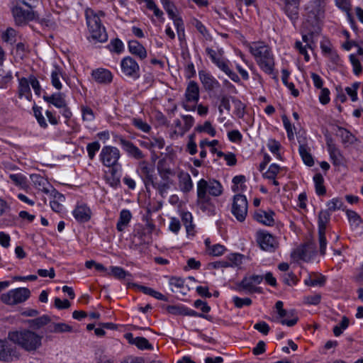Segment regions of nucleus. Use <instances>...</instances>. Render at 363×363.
I'll return each mask as SVG.
<instances>
[{
  "label": "nucleus",
  "mask_w": 363,
  "mask_h": 363,
  "mask_svg": "<svg viewBox=\"0 0 363 363\" xmlns=\"http://www.w3.org/2000/svg\"><path fill=\"white\" fill-rule=\"evenodd\" d=\"M8 339L25 351L34 352L42 346L43 335L28 329H23L9 332Z\"/></svg>",
  "instance_id": "obj_1"
},
{
  "label": "nucleus",
  "mask_w": 363,
  "mask_h": 363,
  "mask_svg": "<svg viewBox=\"0 0 363 363\" xmlns=\"http://www.w3.org/2000/svg\"><path fill=\"white\" fill-rule=\"evenodd\" d=\"M248 48L260 69L268 74H274V58L269 45L263 42H252Z\"/></svg>",
  "instance_id": "obj_2"
},
{
  "label": "nucleus",
  "mask_w": 363,
  "mask_h": 363,
  "mask_svg": "<svg viewBox=\"0 0 363 363\" xmlns=\"http://www.w3.org/2000/svg\"><path fill=\"white\" fill-rule=\"evenodd\" d=\"M104 16L105 13L102 11H96L90 8L85 10L86 24L91 37L99 43H104L108 40V34L101 22V18Z\"/></svg>",
  "instance_id": "obj_3"
},
{
  "label": "nucleus",
  "mask_w": 363,
  "mask_h": 363,
  "mask_svg": "<svg viewBox=\"0 0 363 363\" xmlns=\"http://www.w3.org/2000/svg\"><path fill=\"white\" fill-rule=\"evenodd\" d=\"M328 209L322 210L318 215V240L320 245V252L325 255L327 241L325 238V230L327 223L330 218V211H335L342 208L343 203L339 198H334L327 203Z\"/></svg>",
  "instance_id": "obj_4"
},
{
  "label": "nucleus",
  "mask_w": 363,
  "mask_h": 363,
  "mask_svg": "<svg viewBox=\"0 0 363 363\" xmlns=\"http://www.w3.org/2000/svg\"><path fill=\"white\" fill-rule=\"evenodd\" d=\"M307 11V18L303 26L308 30L310 35L318 33V21L323 16L324 13L323 0H312L306 8Z\"/></svg>",
  "instance_id": "obj_5"
},
{
  "label": "nucleus",
  "mask_w": 363,
  "mask_h": 363,
  "mask_svg": "<svg viewBox=\"0 0 363 363\" xmlns=\"http://www.w3.org/2000/svg\"><path fill=\"white\" fill-rule=\"evenodd\" d=\"M263 280L261 275L252 274L245 276L241 281L237 282L233 289L237 291H244L245 294L261 293V289L257 286Z\"/></svg>",
  "instance_id": "obj_6"
},
{
  "label": "nucleus",
  "mask_w": 363,
  "mask_h": 363,
  "mask_svg": "<svg viewBox=\"0 0 363 363\" xmlns=\"http://www.w3.org/2000/svg\"><path fill=\"white\" fill-rule=\"evenodd\" d=\"M112 274L116 279H118V280L123 282L125 284L127 285V286L128 288H130V287L137 288L138 289H139L140 291L143 292L145 294L151 296L157 300H161V301H167V298L165 296H164L160 292L154 290L152 288L144 286H140L138 284L131 283L130 281V277H131V274Z\"/></svg>",
  "instance_id": "obj_7"
},
{
  "label": "nucleus",
  "mask_w": 363,
  "mask_h": 363,
  "mask_svg": "<svg viewBox=\"0 0 363 363\" xmlns=\"http://www.w3.org/2000/svg\"><path fill=\"white\" fill-rule=\"evenodd\" d=\"M11 11L18 26H23L28 22L35 18V13L33 11L26 10L18 4V1L13 0L11 1Z\"/></svg>",
  "instance_id": "obj_8"
},
{
  "label": "nucleus",
  "mask_w": 363,
  "mask_h": 363,
  "mask_svg": "<svg viewBox=\"0 0 363 363\" xmlns=\"http://www.w3.org/2000/svg\"><path fill=\"white\" fill-rule=\"evenodd\" d=\"M199 100V87L194 81H190L185 91V101L182 106L186 111H195Z\"/></svg>",
  "instance_id": "obj_9"
},
{
  "label": "nucleus",
  "mask_w": 363,
  "mask_h": 363,
  "mask_svg": "<svg viewBox=\"0 0 363 363\" xmlns=\"http://www.w3.org/2000/svg\"><path fill=\"white\" fill-rule=\"evenodd\" d=\"M223 192V186L220 183L215 179L207 182L204 179H200L197 183V193L203 196H218Z\"/></svg>",
  "instance_id": "obj_10"
},
{
  "label": "nucleus",
  "mask_w": 363,
  "mask_h": 363,
  "mask_svg": "<svg viewBox=\"0 0 363 363\" xmlns=\"http://www.w3.org/2000/svg\"><path fill=\"white\" fill-rule=\"evenodd\" d=\"M30 295L29 289L18 288L1 295V300L9 305H15L26 301Z\"/></svg>",
  "instance_id": "obj_11"
},
{
  "label": "nucleus",
  "mask_w": 363,
  "mask_h": 363,
  "mask_svg": "<svg viewBox=\"0 0 363 363\" xmlns=\"http://www.w3.org/2000/svg\"><path fill=\"white\" fill-rule=\"evenodd\" d=\"M247 200L242 194H236L233 197L231 212L236 219L242 222L247 214Z\"/></svg>",
  "instance_id": "obj_12"
},
{
  "label": "nucleus",
  "mask_w": 363,
  "mask_h": 363,
  "mask_svg": "<svg viewBox=\"0 0 363 363\" xmlns=\"http://www.w3.org/2000/svg\"><path fill=\"white\" fill-rule=\"evenodd\" d=\"M121 154L119 150L113 146H104L99 157L102 164L108 167H113L118 164Z\"/></svg>",
  "instance_id": "obj_13"
},
{
  "label": "nucleus",
  "mask_w": 363,
  "mask_h": 363,
  "mask_svg": "<svg viewBox=\"0 0 363 363\" xmlns=\"http://www.w3.org/2000/svg\"><path fill=\"white\" fill-rule=\"evenodd\" d=\"M283 302L278 301L275 307L278 313V318L280 319V323L292 327L296 325L298 320V317L294 309L285 310L283 308Z\"/></svg>",
  "instance_id": "obj_14"
},
{
  "label": "nucleus",
  "mask_w": 363,
  "mask_h": 363,
  "mask_svg": "<svg viewBox=\"0 0 363 363\" xmlns=\"http://www.w3.org/2000/svg\"><path fill=\"white\" fill-rule=\"evenodd\" d=\"M121 67L124 75L133 79L139 78L140 67L137 62L132 57H124L121 62Z\"/></svg>",
  "instance_id": "obj_15"
},
{
  "label": "nucleus",
  "mask_w": 363,
  "mask_h": 363,
  "mask_svg": "<svg viewBox=\"0 0 363 363\" xmlns=\"http://www.w3.org/2000/svg\"><path fill=\"white\" fill-rule=\"evenodd\" d=\"M18 359V354L15 347L8 340L0 339V361L11 362Z\"/></svg>",
  "instance_id": "obj_16"
},
{
  "label": "nucleus",
  "mask_w": 363,
  "mask_h": 363,
  "mask_svg": "<svg viewBox=\"0 0 363 363\" xmlns=\"http://www.w3.org/2000/svg\"><path fill=\"white\" fill-rule=\"evenodd\" d=\"M257 240L261 248L266 251H274L277 247L274 238L265 231L257 233Z\"/></svg>",
  "instance_id": "obj_17"
},
{
  "label": "nucleus",
  "mask_w": 363,
  "mask_h": 363,
  "mask_svg": "<svg viewBox=\"0 0 363 363\" xmlns=\"http://www.w3.org/2000/svg\"><path fill=\"white\" fill-rule=\"evenodd\" d=\"M118 143L121 145L123 150L128 153L129 156L136 160L144 158V154L132 142L125 140L123 137H120L118 139Z\"/></svg>",
  "instance_id": "obj_18"
},
{
  "label": "nucleus",
  "mask_w": 363,
  "mask_h": 363,
  "mask_svg": "<svg viewBox=\"0 0 363 363\" xmlns=\"http://www.w3.org/2000/svg\"><path fill=\"white\" fill-rule=\"evenodd\" d=\"M299 5L298 0H284V13L294 23L298 18Z\"/></svg>",
  "instance_id": "obj_19"
},
{
  "label": "nucleus",
  "mask_w": 363,
  "mask_h": 363,
  "mask_svg": "<svg viewBox=\"0 0 363 363\" xmlns=\"http://www.w3.org/2000/svg\"><path fill=\"white\" fill-rule=\"evenodd\" d=\"M199 76L203 86L206 91H212L220 87L219 82L209 73L203 70L199 71Z\"/></svg>",
  "instance_id": "obj_20"
},
{
  "label": "nucleus",
  "mask_w": 363,
  "mask_h": 363,
  "mask_svg": "<svg viewBox=\"0 0 363 363\" xmlns=\"http://www.w3.org/2000/svg\"><path fill=\"white\" fill-rule=\"evenodd\" d=\"M30 75L28 77L18 79V95L20 99L25 97L27 100L31 101L32 94L30 91Z\"/></svg>",
  "instance_id": "obj_21"
},
{
  "label": "nucleus",
  "mask_w": 363,
  "mask_h": 363,
  "mask_svg": "<svg viewBox=\"0 0 363 363\" xmlns=\"http://www.w3.org/2000/svg\"><path fill=\"white\" fill-rule=\"evenodd\" d=\"M72 213L74 218L80 223L89 221L91 216L90 208L85 204L77 205Z\"/></svg>",
  "instance_id": "obj_22"
},
{
  "label": "nucleus",
  "mask_w": 363,
  "mask_h": 363,
  "mask_svg": "<svg viewBox=\"0 0 363 363\" xmlns=\"http://www.w3.org/2000/svg\"><path fill=\"white\" fill-rule=\"evenodd\" d=\"M328 151L330 155V157L335 166H340L343 164L344 157L341 153V151L332 143V140H329L327 141Z\"/></svg>",
  "instance_id": "obj_23"
},
{
  "label": "nucleus",
  "mask_w": 363,
  "mask_h": 363,
  "mask_svg": "<svg viewBox=\"0 0 363 363\" xmlns=\"http://www.w3.org/2000/svg\"><path fill=\"white\" fill-rule=\"evenodd\" d=\"M198 207L203 212L209 215L214 214L215 206L211 203V198L209 196H203L202 194L197 193V201Z\"/></svg>",
  "instance_id": "obj_24"
},
{
  "label": "nucleus",
  "mask_w": 363,
  "mask_h": 363,
  "mask_svg": "<svg viewBox=\"0 0 363 363\" xmlns=\"http://www.w3.org/2000/svg\"><path fill=\"white\" fill-rule=\"evenodd\" d=\"M43 99L48 103L52 104L56 108H61L66 106L65 96L63 93H55L50 96L47 95L46 93L43 96Z\"/></svg>",
  "instance_id": "obj_25"
},
{
  "label": "nucleus",
  "mask_w": 363,
  "mask_h": 363,
  "mask_svg": "<svg viewBox=\"0 0 363 363\" xmlns=\"http://www.w3.org/2000/svg\"><path fill=\"white\" fill-rule=\"evenodd\" d=\"M92 77L100 84H108L112 81L113 76L110 71L106 69H96L92 71Z\"/></svg>",
  "instance_id": "obj_26"
},
{
  "label": "nucleus",
  "mask_w": 363,
  "mask_h": 363,
  "mask_svg": "<svg viewBox=\"0 0 363 363\" xmlns=\"http://www.w3.org/2000/svg\"><path fill=\"white\" fill-rule=\"evenodd\" d=\"M179 187L184 193H188L193 189V182L189 173L180 172L178 174Z\"/></svg>",
  "instance_id": "obj_27"
},
{
  "label": "nucleus",
  "mask_w": 363,
  "mask_h": 363,
  "mask_svg": "<svg viewBox=\"0 0 363 363\" xmlns=\"http://www.w3.org/2000/svg\"><path fill=\"white\" fill-rule=\"evenodd\" d=\"M51 195L52 196V200L50 203L51 208L55 212H62L64 209L63 203L65 201L64 195L55 190L52 191Z\"/></svg>",
  "instance_id": "obj_28"
},
{
  "label": "nucleus",
  "mask_w": 363,
  "mask_h": 363,
  "mask_svg": "<svg viewBox=\"0 0 363 363\" xmlns=\"http://www.w3.org/2000/svg\"><path fill=\"white\" fill-rule=\"evenodd\" d=\"M316 252L311 250L309 247L298 249L293 254V257L294 259L303 260L306 262H309L314 260Z\"/></svg>",
  "instance_id": "obj_29"
},
{
  "label": "nucleus",
  "mask_w": 363,
  "mask_h": 363,
  "mask_svg": "<svg viewBox=\"0 0 363 363\" xmlns=\"http://www.w3.org/2000/svg\"><path fill=\"white\" fill-rule=\"evenodd\" d=\"M128 50L131 54L137 56L140 60H143L147 57L145 48L137 40H130L128 42Z\"/></svg>",
  "instance_id": "obj_30"
},
{
  "label": "nucleus",
  "mask_w": 363,
  "mask_h": 363,
  "mask_svg": "<svg viewBox=\"0 0 363 363\" xmlns=\"http://www.w3.org/2000/svg\"><path fill=\"white\" fill-rule=\"evenodd\" d=\"M273 215L274 213L272 211L267 212L262 210H259L255 213L254 218L260 223L271 226L273 225L274 223Z\"/></svg>",
  "instance_id": "obj_31"
},
{
  "label": "nucleus",
  "mask_w": 363,
  "mask_h": 363,
  "mask_svg": "<svg viewBox=\"0 0 363 363\" xmlns=\"http://www.w3.org/2000/svg\"><path fill=\"white\" fill-rule=\"evenodd\" d=\"M215 65L225 74H226L231 80H233L235 82H240V77L238 75L230 69V68L228 66V63L227 60H225L222 57H220L218 61L216 62Z\"/></svg>",
  "instance_id": "obj_32"
},
{
  "label": "nucleus",
  "mask_w": 363,
  "mask_h": 363,
  "mask_svg": "<svg viewBox=\"0 0 363 363\" xmlns=\"http://www.w3.org/2000/svg\"><path fill=\"white\" fill-rule=\"evenodd\" d=\"M125 337L129 340L130 343L136 345L140 350L153 349L152 345L143 337H133L131 333L126 334Z\"/></svg>",
  "instance_id": "obj_33"
},
{
  "label": "nucleus",
  "mask_w": 363,
  "mask_h": 363,
  "mask_svg": "<svg viewBox=\"0 0 363 363\" xmlns=\"http://www.w3.org/2000/svg\"><path fill=\"white\" fill-rule=\"evenodd\" d=\"M85 267L86 269L95 270V271H108L111 272H125L121 268L118 267H111L110 269H107L102 264L97 263L94 260L86 261L85 262Z\"/></svg>",
  "instance_id": "obj_34"
},
{
  "label": "nucleus",
  "mask_w": 363,
  "mask_h": 363,
  "mask_svg": "<svg viewBox=\"0 0 363 363\" xmlns=\"http://www.w3.org/2000/svg\"><path fill=\"white\" fill-rule=\"evenodd\" d=\"M132 218V214L129 210L123 209L120 212L118 220L116 224V228L119 232L123 231L128 226Z\"/></svg>",
  "instance_id": "obj_35"
},
{
  "label": "nucleus",
  "mask_w": 363,
  "mask_h": 363,
  "mask_svg": "<svg viewBox=\"0 0 363 363\" xmlns=\"http://www.w3.org/2000/svg\"><path fill=\"white\" fill-rule=\"evenodd\" d=\"M48 330L53 333H72L74 331L72 326L65 323H53L49 325Z\"/></svg>",
  "instance_id": "obj_36"
},
{
  "label": "nucleus",
  "mask_w": 363,
  "mask_h": 363,
  "mask_svg": "<svg viewBox=\"0 0 363 363\" xmlns=\"http://www.w3.org/2000/svg\"><path fill=\"white\" fill-rule=\"evenodd\" d=\"M338 131L344 145H352L357 141L355 136L346 128L338 127Z\"/></svg>",
  "instance_id": "obj_37"
},
{
  "label": "nucleus",
  "mask_w": 363,
  "mask_h": 363,
  "mask_svg": "<svg viewBox=\"0 0 363 363\" xmlns=\"http://www.w3.org/2000/svg\"><path fill=\"white\" fill-rule=\"evenodd\" d=\"M51 321L50 316L43 315L35 319L28 320V323L30 328L34 329H40L43 326L48 324Z\"/></svg>",
  "instance_id": "obj_38"
},
{
  "label": "nucleus",
  "mask_w": 363,
  "mask_h": 363,
  "mask_svg": "<svg viewBox=\"0 0 363 363\" xmlns=\"http://www.w3.org/2000/svg\"><path fill=\"white\" fill-rule=\"evenodd\" d=\"M298 150L303 162L307 166L312 167L314 164V161L307 147L304 145H300Z\"/></svg>",
  "instance_id": "obj_39"
},
{
  "label": "nucleus",
  "mask_w": 363,
  "mask_h": 363,
  "mask_svg": "<svg viewBox=\"0 0 363 363\" xmlns=\"http://www.w3.org/2000/svg\"><path fill=\"white\" fill-rule=\"evenodd\" d=\"M245 259L244 255L239 253L230 254L228 257V267H238V269H241L240 265L242 263V260Z\"/></svg>",
  "instance_id": "obj_40"
},
{
  "label": "nucleus",
  "mask_w": 363,
  "mask_h": 363,
  "mask_svg": "<svg viewBox=\"0 0 363 363\" xmlns=\"http://www.w3.org/2000/svg\"><path fill=\"white\" fill-rule=\"evenodd\" d=\"M315 192L319 196L325 195L326 193L325 187L323 185L324 179L320 173H317L313 177Z\"/></svg>",
  "instance_id": "obj_41"
},
{
  "label": "nucleus",
  "mask_w": 363,
  "mask_h": 363,
  "mask_svg": "<svg viewBox=\"0 0 363 363\" xmlns=\"http://www.w3.org/2000/svg\"><path fill=\"white\" fill-rule=\"evenodd\" d=\"M61 77L62 69L58 66L55 67L51 73V81L52 86L58 90L62 89V84L60 80Z\"/></svg>",
  "instance_id": "obj_42"
},
{
  "label": "nucleus",
  "mask_w": 363,
  "mask_h": 363,
  "mask_svg": "<svg viewBox=\"0 0 363 363\" xmlns=\"http://www.w3.org/2000/svg\"><path fill=\"white\" fill-rule=\"evenodd\" d=\"M326 281V277L325 276L312 277L310 276L308 279H306L304 283L307 286H322Z\"/></svg>",
  "instance_id": "obj_43"
},
{
  "label": "nucleus",
  "mask_w": 363,
  "mask_h": 363,
  "mask_svg": "<svg viewBox=\"0 0 363 363\" xmlns=\"http://www.w3.org/2000/svg\"><path fill=\"white\" fill-rule=\"evenodd\" d=\"M346 215L352 228H357L362 223L361 217L354 211L347 210Z\"/></svg>",
  "instance_id": "obj_44"
},
{
  "label": "nucleus",
  "mask_w": 363,
  "mask_h": 363,
  "mask_svg": "<svg viewBox=\"0 0 363 363\" xmlns=\"http://www.w3.org/2000/svg\"><path fill=\"white\" fill-rule=\"evenodd\" d=\"M182 220L186 227L187 234H192L194 225L192 224V215L189 212H184L182 214Z\"/></svg>",
  "instance_id": "obj_45"
},
{
  "label": "nucleus",
  "mask_w": 363,
  "mask_h": 363,
  "mask_svg": "<svg viewBox=\"0 0 363 363\" xmlns=\"http://www.w3.org/2000/svg\"><path fill=\"white\" fill-rule=\"evenodd\" d=\"M281 73L283 83L291 91V94H293V96H298L299 92L297 89H295L294 84L292 82H287V79L289 78V72L286 69H283Z\"/></svg>",
  "instance_id": "obj_46"
},
{
  "label": "nucleus",
  "mask_w": 363,
  "mask_h": 363,
  "mask_svg": "<svg viewBox=\"0 0 363 363\" xmlns=\"http://www.w3.org/2000/svg\"><path fill=\"white\" fill-rule=\"evenodd\" d=\"M350 320L346 316L342 318V320L340 325H335L333 328V333L335 336H339L342 333V331L345 330L349 325Z\"/></svg>",
  "instance_id": "obj_47"
},
{
  "label": "nucleus",
  "mask_w": 363,
  "mask_h": 363,
  "mask_svg": "<svg viewBox=\"0 0 363 363\" xmlns=\"http://www.w3.org/2000/svg\"><path fill=\"white\" fill-rule=\"evenodd\" d=\"M350 61L353 67V72L355 75H359L362 72V67L359 60L356 57L354 54L350 55Z\"/></svg>",
  "instance_id": "obj_48"
},
{
  "label": "nucleus",
  "mask_w": 363,
  "mask_h": 363,
  "mask_svg": "<svg viewBox=\"0 0 363 363\" xmlns=\"http://www.w3.org/2000/svg\"><path fill=\"white\" fill-rule=\"evenodd\" d=\"M9 178L16 186L23 187L26 185V177L21 174H11Z\"/></svg>",
  "instance_id": "obj_49"
},
{
  "label": "nucleus",
  "mask_w": 363,
  "mask_h": 363,
  "mask_svg": "<svg viewBox=\"0 0 363 363\" xmlns=\"http://www.w3.org/2000/svg\"><path fill=\"white\" fill-rule=\"evenodd\" d=\"M33 109L34 112V116L36 118L39 125L42 128H46L48 126V124L44 116L41 113V108L35 105L33 106Z\"/></svg>",
  "instance_id": "obj_50"
},
{
  "label": "nucleus",
  "mask_w": 363,
  "mask_h": 363,
  "mask_svg": "<svg viewBox=\"0 0 363 363\" xmlns=\"http://www.w3.org/2000/svg\"><path fill=\"white\" fill-rule=\"evenodd\" d=\"M100 149V144L98 141L90 143L86 146L88 156L90 160H93L95 157L96 152Z\"/></svg>",
  "instance_id": "obj_51"
},
{
  "label": "nucleus",
  "mask_w": 363,
  "mask_h": 363,
  "mask_svg": "<svg viewBox=\"0 0 363 363\" xmlns=\"http://www.w3.org/2000/svg\"><path fill=\"white\" fill-rule=\"evenodd\" d=\"M233 103L235 106V113L238 118H242L245 113V105L239 99L233 98Z\"/></svg>",
  "instance_id": "obj_52"
},
{
  "label": "nucleus",
  "mask_w": 363,
  "mask_h": 363,
  "mask_svg": "<svg viewBox=\"0 0 363 363\" xmlns=\"http://www.w3.org/2000/svg\"><path fill=\"white\" fill-rule=\"evenodd\" d=\"M139 169L143 179L150 175L154 172V169L149 167L146 161H142L139 163Z\"/></svg>",
  "instance_id": "obj_53"
},
{
  "label": "nucleus",
  "mask_w": 363,
  "mask_h": 363,
  "mask_svg": "<svg viewBox=\"0 0 363 363\" xmlns=\"http://www.w3.org/2000/svg\"><path fill=\"white\" fill-rule=\"evenodd\" d=\"M196 130L199 132H206L211 136H215L216 133L215 128L212 126L210 121H206L203 125L198 126Z\"/></svg>",
  "instance_id": "obj_54"
},
{
  "label": "nucleus",
  "mask_w": 363,
  "mask_h": 363,
  "mask_svg": "<svg viewBox=\"0 0 363 363\" xmlns=\"http://www.w3.org/2000/svg\"><path fill=\"white\" fill-rule=\"evenodd\" d=\"M225 250L226 248L224 245L216 244L212 245V247H211V250L208 254L212 256H220L222 255Z\"/></svg>",
  "instance_id": "obj_55"
},
{
  "label": "nucleus",
  "mask_w": 363,
  "mask_h": 363,
  "mask_svg": "<svg viewBox=\"0 0 363 363\" xmlns=\"http://www.w3.org/2000/svg\"><path fill=\"white\" fill-rule=\"evenodd\" d=\"M30 86H32L33 89L34 90L35 94L40 96L41 94L42 89L41 86L40 84L39 81L38 79L33 74L30 75Z\"/></svg>",
  "instance_id": "obj_56"
},
{
  "label": "nucleus",
  "mask_w": 363,
  "mask_h": 363,
  "mask_svg": "<svg viewBox=\"0 0 363 363\" xmlns=\"http://www.w3.org/2000/svg\"><path fill=\"white\" fill-rule=\"evenodd\" d=\"M233 303L237 308H242L244 306H250L252 304V300L250 298H240L238 296L233 297Z\"/></svg>",
  "instance_id": "obj_57"
},
{
  "label": "nucleus",
  "mask_w": 363,
  "mask_h": 363,
  "mask_svg": "<svg viewBox=\"0 0 363 363\" xmlns=\"http://www.w3.org/2000/svg\"><path fill=\"white\" fill-rule=\"evenodd\" d=\"M282 279L286 284L289 286L296 284L298 280L296 274H283Z\"/></svg>",
  "instance_id": "obj_58"
},
{
  "label": "nucleus",
  "mask_w": 363,
  "mask_h": 363,
  "mask_svg": "<svg viewBox=\"0 0 363 363\" xmlns=\"http://www.w3.org/2000/svg\"><path fill=\"white\" fill-rule=\"evenodd\" d=\"M82 118L85 121H92L94 118V114L92 109L88 106H84L82 108Z\"/></svg>",
  "instance_id": "obj_59"
},
{
  "label": "nucleus",
  "mask_w": 363,
  "mask_h": 363,
  "mask_svg": "<svg viewBox=\"0 0 363 363\" xmlns=\"http://www.w3.org/2000/svg\"><path fill=\"white\" fill-rule=\"evenodd\" d=\"M133 123L137 128L145 133H148L151 128L147 123L140 118H135Z\"/></svg>",
  "instance_id": "obj_60"
},
{
  "label": "nucleus",
  "mask_w": 363,
  "mask_h": 363,
  "mask_svg": "<svg viewBox=\"0 0 363 363\" xmlns=\"http://www.w3.org/2000/svg\"><path fill=\"white\" fill-rule=\"evenodd\" d=\"M320 300L321 296L319 294L304 297V303L309 305H318L320 302Z\"/></svg>",
  "instance_id": "obj_61"
},
{
  "label": "nucleus",
  "mask_w": 363,
  "mask_h": 363,
  "mask_svg": "<svg viewBox=\"0 0 363 363\" xmlns=\"http://www.w3.org/2000/svg\"><path fill=\"white\" fill-rule=\"evenodd\" d=\"M111 50L116 52L120 53L123 50V42L119 40L118 38H116L111 41Z\"/></svg>",
  "instance_id": "obj_62"
},
{
  "label": "nucleus",
  "mask_w": 363,
  "mask_h": 363,
  "mask_svg": "<svg viewBox=\"0 0 363 363\" xmlns=\"http://www.w3.org/2000/svg\"><path fill=\"white\" fill-rule=\"evenodd\" d=\"M254 328L264 335H267L270 330L269 325L264 321L257 323L254 325Z\"/></svg>",
  "instance_id": "obj_63"
},
{
  "label": "nucleus",
  "mask_w": 363,
  "mask_h": 363,
  "mask_svg": "<svg viewBox=\"0 0 363 363\" xmlns=\"http://www.w3.org/2000/svg\"><path fill=\"white\" fill-rule=\"evenodd\" d=\"M320 102L322 104H327L330 102V91L327 88H322L319 96Z\"/></svg>",
  "instance_id": "obj_64"
}]
</instances>
